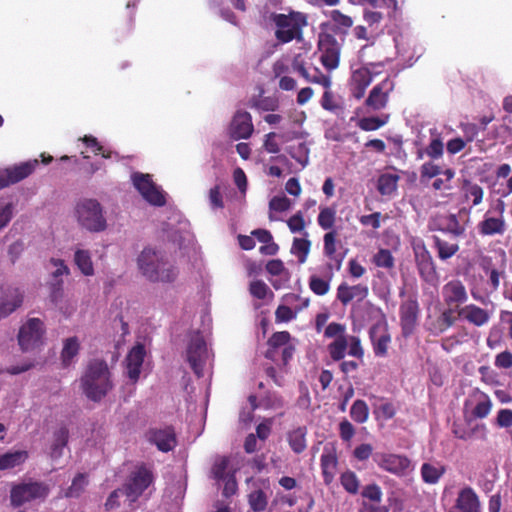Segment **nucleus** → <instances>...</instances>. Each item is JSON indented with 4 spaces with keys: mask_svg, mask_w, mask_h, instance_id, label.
Masks as SVG:
<instances>
[{
    "mask_svg": "<svg viewBox=\"0 0 512 512\" xmlns=\"http://www.w3.org/2000/svg\"><path fill=\"white\" fill-rule=\"evenodd\" d=\"M443 171L441 170V167L437 164H434L433 162H426L421 166V178H433L440 174H442Z\"/></svg>",
    "mask_w": 512,
    "mask_h": 512,
    "instance_id": "60",
    "label": "nucleus"
},
{
    "mask_svg": "<svg viewBox=\"0 0 512 512\" xmlns=\"http://www.w3.org/2000/svg\"><path fill=\"white\" fill-rule=\"evenodd\" d=\"M13 218L12 203L0 204V231L3 230Z\"/></svg>",
    "mask_w": 512,
    "mask_h": 512,
    "instance_id": "57",
    "label": "nucleus"
},
{
    "mask_svg": "<svg viewBox=\"0 0 512 512\" xmlns=\"http://www.w3.org/2000/svg\"><path fill=\"white\" fill-rule=\"evenodd\" d=\"M131 178L135 188L148 203L154 206L165 205L164 193L155 185L149 174L136 172Z\"/></svg>",
    "mask_w": 512,
    "mask_h": 512,
    "instance_id": "9",
    "label": "nucleus"
},
{
    "mask_svg": "<svg viewBox=\"0 0 512 512\" xmlns=\"http://www.w3.org/2000/svg\"><path fill=\"white\" fill-rule=\"evenodd\" d=\"M337 232L331 230L324 235V254L330 259H335Z\"/></svg>",
    "mask_w": 512,
    "mask_h": 512,
    "instance_id": "53",
    "label": "nucleus"
},
{
    "mask_svg": "<svg viewBox=\"0 0 512 512\" xmlns=\"http://www.w3.org/2000/svg\"><path fill=\"white\" fill-rule=\"evenodd\" d=\"M149 441L162 452L173 450L177 444L175 432L171 427L150 430Z\"/></svg>",
    "mask_w": 512,
    "mask_h": 512,
    "instance_id": "18",
    "label": "nucleus"
},
{
    "mask_svg": "<svg viewBox=\"0 0 512 512\" xmlns=\"http://www.w3.org/2000/svg\"><path fill=\"white\" fill-rule=\"evenodd\" d=\"M44 335L43 322L38 318L28 319L20 328L18 342L23 351H29L42 343Z\"/></svg>",
    "mask_w": 512,
    "mask_h": 512,
    "instance_id": "8",
    "label": "nucleus"
},
{
    "mask_svg": "<svg viewBox=\"0 0 512 512\" xmlns=\"http://www.w3.org/2000/svg\"><path fill=\"white\" fill-rule=\"evenodd\" d=\"M311 247V242L307 238H294L291 253L298 257L300 263L307 259Z\"/></svg>",
    "mask_w": 512,
    "mask_h": 512,
    "instance_id": "40",
    "label": "nucleus"
},
{
    "mask_svg": "<svg viewBox=\"0 0 512 512\" xmlns=\"http://www.w3.org/2000/svg\"><path fill=\"white\" fill-rule=\"evenodd\" d=\"M443 231L452 234L455 237L462 236L465 232L464 226H462L455 214H449L446 217L445 228Z\"/></svg>",
    "mask_w": 512,
    "mask_h": 512,
    "instance_id": "50",
    "label": "nucleus"
},
{
    "mask_svg": "<svg viewBox=\"0 0 512 512\" xmlns=\"http://www.w3.org/2000/svg\"><path fill=\"white\" fill-rule=\"evenodd\" d=\"M339 434L343 441L348 442L355 435V429L348 420L344 419L339 424Z\"/></svg>",
    "mask_w": 512,
    "mask_h": 512,
    "instance_id": "63",
    "label": "nucleus"
},
{
    "mask_svg": "<svg viewBox=\"0 0 512 512\" xmlns=\"http://www.w3.org/2000/svg\"><path fill=\"white\" fill-rule=\"evenodd\" d=\"M79 347V341L76 337H70L65 340L61 353L64 366H68L71 363L72 359L78 354Z\"/></svg>",
    "mask_w": 512,
    "mask_h": 512,
    "instance_id": "38",
    "label": "nucleus"
},
{
    "mask_svg": "<svg viewBox=\"0 0 512 512\" xmlns=\"http://www.w3.org/2000/svg\"><path fill=\"white\" fill-rule=\"evenodd\" d=\"M368 291V287L363 284L349 286L346 283H341L337 288V299L343 305H347L353 299L362 301L367 297Z\"/></svg>",
    "mask_w": 512,
    "mask_h": 512,
    "instance_id": "22",
    "label": "nucleus"
},
{
    "mask_svg": "<svg viewBox=\"0 0 512 512\" xmlns=\"http://www.w3.org/2000/svg\"><path fill=\"white\" fill-rule=\"evenodd\" d=\"M268 498L264 491L258 489L250 493L249 504L255 512L264 511L267 507Z\"/></svg>",
    "mask_w": 512,
    "mask_h": 512,
    "instance_id": "46",
    "label": "nucleus"
},
{
    "mask_svg": "<svg viewBox=\"0 0 512 512\" xmlns=\"http://www.w3.org/2000/svg\"><path fill=\"white\" fill-rule=\"evenodd\" d=\"M306 427H297L287 433V442L296 454H301L307 447Z\"/></svg>",
    "mask_w": 512,
    "mask_h": 512,
    "instance_id": "30",
    "label": "nucleus"
},
{
    "mask_svg": "<svg viewBox=\"0 0 512 512\" xmlns=\"http://www.w3.org/2000/svg\"><path fill=\"white\" fill-rule=\"evenodd\" d=\"M345 332V325L336 322L328 324L324 331L327 338H334V341L328 345L330 357L334 361H340L345 357V339L347 337Z\"/></svg>",
    "mask_w": 512,
    "mask_h": 512,
    "instance_id": "11",
    "label": "nucleus"
},
{
    "mask_svg": "<svg viewBox=\"0 0 512 512\" xmlns=\"http://www.w3.org/2000/svg\"><path fill=\"white\" fill-rule=\"evenodd\" d=\"M23 302V294L17 288H9L0 299V319L7 317Z\"/></svg>",
    "mask_w": 512,
    "mask_h": 512,
    "instance_id": "26",
    "label": "nucleus"
},
{
    "mask_svg": "<svg viewBox=\"0 0 512 512\" xmlns=\"http://www.w3.org/2000/svg\"><path fill=\"white\" fill-rule=\"evenodd\" d=\"M38 164V160L34 159L5 168L4 170L8 174L7 179L9 181V185L18 183L27 178L34 172Z\"/></svg>",
    "mask_w": 512,
    "mask_h": 512,
    "instance_id": "25",
    "label": "nucleus"
},
{
    "mask_svg": "<svg viewBox=\"0 0 512 512\" xmlns=\"http://www.w3.org/2000/svg\"><path fill=\"white\" fill-rule=\"evenodd\" d=\"M74 261L84 275L91 276L94 274L93 263L88 250L78 249L74 254Z\"/></svg>",
    "mask_w": 512,
    "mask_h": 512,
    "instance_id": "36",
    "label": "nucleus"
},
{
    "mask_svg": "<svg viewBox=\"0 0 512 512\" xmlns=\"http://www.w3.org/2000/svg\"><path fill=\"white\" fill-rule=\"evenodd\" d=\"M433 239L438 251V256L442 260L451 258L459 250V245L457 243L444 241L437 236H434Z\"/></svg>",
    "mask_w": 512,
    "mask_h": 512,
    "instance_id": "39",
    "label": "nucleus"
},
{
    "mask_svg": "<svg viewBox=\"0 0 512 512\" xmlns=\"http://www.w3.org/2000/svg\"><path fill=\"white\" fill-rule=\"evenodd\" d=\"M443 143L439 138L433 139L426 148V154L433 159H438L443 155Z\"/></svg>",
    "mask_w": 512,
    "mask_h": 512,
    "instance_id": "62",
    "label": "nucleus"
},
{
    "mask_svg": "<svg viewBox=\"0 0 512 512\" xmlns=\"http://www.w3.org/2000/svg\"><path fill=\"white\" fill-rule=\"evenodd\" d=\"M400 177L397 174L386 173L378 178L377 189L381 195H391L397 190Z\"/></svg>",
    "mask_w": 512,
    "mask_h": 512,
    "instance_id": "34",
    "label": "nucleus"
},
{
    "mask_svg": "<svg viewBox=\"0 0 512 512\" xmlns=\"http://www.w3.org/2000/svg\"><path fill=\"white\" fill-rule=\"evenodd\" d=\"M290 338V333L287 331L275 332L268 340L269 349L266 352V358L274 360L276 349L287 346Z\"/></svg>",
    "mask_w": 512,
    "mask_h": 512,
    "instance_id": "32",
    "label": "nucleus"
},
{
    "mask_svg": "<svg viewBox=\"0 0 512 512\" xmlns=\"http://www.w3.org/2000/svg\"><path fill=\"white\" fill-rule=\"evenodd\" d=\"M145 355L144 345L138 343L129 351L126 357L127 374L133 382L139 379Z\"/></svg>",
    "mask_w": 512,
    "mask_h": 512,
    "instance_id": "19",
    "label": "nucleus"
},
{
    "mask_svg": "<svg viewBox=\"0 0 512 512\" xmlns=\"http://www.w3.org/2000/svg\"><path fill=\"white\" fill-rule=\"evenodd\" d=\"M254 131L250 113L238 110L232 118L229 127L230 136L235 139H248Z\"/></svg>",
    "mask_w": 512,
    "mask_h": 512,
    "instance_id": "13",
    "label": "nucleus"
},
{
    "mask_svg": "<svg viewBox=\"0 0 512 512\" xmlns=\"http://www.w3.org/2000/svg\"><path fill=\"white\" fill-rule=\"evenodd\" d=\"M442 175L444 176V178H438L433 182V184H432L433 188L435 190H441V189L451 190L452 189L451 180L455 176V171L453 169H446L445 171H443Z\"/></svg>",
    "mask_w": 512,
    "mask_h": 512,
    "instance_id": "54",
    "label": "nucleus"
},
{
    "mask_svg": "<svg viewBox=\"0 0 512 512\" xmlns=\"http://www.w3.org/2000/svg\"><path fill=\"white\" fill-rule=\"evenodd\" d=\"M458 512H479L480 503L477 494L470 487L462 489L456 501Z\"/></svg>",
    "mask_w": 512,
    "mask_h": 512,
    "instance_id": "27",
    "label": "nucleus"
},
{
    "mask_svg": "<svg viewBox=\"0 0 512 512\" xmlns=\"http://www.w3.org/2000/svg\"><path fill=\"white\" fill-rule=\"evenodd\" d=\"M376 462L382 469L396 475L405 474L410 467V461L407 457L396 454L377 455Z\"/></svg>",
    "mask_w": 512,
    "mask_h": 512,
    "instance_id": "15",
    "label": "nucleus"
},
{
    "mask_svg": "<svg viewBox=\"0 0 512 512\" xmlns=\"http://www.w3.org/2000/svg\"><path fill=\"white\" fill-rule=\"evenodd\" d=\"M444 473L445 467L438 463H424L421 467L422 479L428 484H436Z\"/></svg>",
    "mask_w": 512,
    "mask_h": 512,
    "instance_id": "31",
    "label": "nucleus"
},
{
    "mask_svg": "<svg viewBox=\"0 0 512 512\" xmlns=\"http://www.w3.org/2000/svg\"><path fill=\"white\" fill-rule=\"evenodd\" d=\"M389 116L380 117H364L358 121V127L364 131H374L384 126L388 122Z\"/></svg>",
    "mask_w": 512,
    "mask_h": 512,
    "instance_id": "45",
    "label": "nucleus"
},
{
    "mask_svg": "<svg viewBox=\"0 0 512 512\" xmlns=\"http://www.w3.org/2000/svg\"><path fill=\"white\" fill-rule=\"evenodd\" d=\"M337 467V457L334 454L327 453L321 456V469L325 484L329 485L335 476Z\"/></svg>",
    "mask_w": 512,
    "mask_h": 512,
    "instance_id": "33",
    "label": "nucleus"
},
{
    "mask_svg": "<svg viewBox=\"0 0 512 512\" xmlns=\"http://www.w3.org/2000/svg\"><path fill=\"white\" fill-rule=\"evenodd\" d=\"M464 188L466 190V197L473 198V206L479 205L483 200L484 191L478 184H472L470 181H464Z\"/></svg>",
    "mask_w": 512,
    "mask_h": 512,
    "instance_id": "52",
    "label": "nucleus"
},
{
    "mask_svg": "<svg viewBox=\"0 0 512 512\" xmlns=\"http://www.w3.org/2000/svg\"><path fill=\"white\" fill-rule=\"evenodd\" d=\"M458 315L478 327L485 325L490 319V315L485 309L474 304L460 308Z\"/></svg>",
    "mask_w": 512,
    "mask_h": 512,
    "instance_id": "28",
    "label": "nucleus"
},
{
    "mask_svg": "<svg viewBox=\"0 0 512 512\" xmlns=\"http://www.w3.org/2000/svg\"><path fill=\"white\" fill-rule=\"evenodd\" d=\"M292 204V201L286 196H274L269 201V219L271 221H277L278 218L274 216L273 212L288 211L291 209Z\"/></svg>",
    "mask_w": 512,
    "mask_h": 512,
    "instance_id": "37",
    "label": "nucleus"
},
{
    "mask_svg": "<svg viewBox=\"0 0 512 512\" xmlns=\"http://www.w3.org/2000/svg\"><path fill=\"white\" fill-rule=\"evenodd\" d=\"M69 438V431L65 426L57 428L53 432V439L50 445V456L58 459L63 455V449L66 447Z\"/></svg>",
    "mask_w": 512,
    "mask_h": 512,
    "instance_id": "29",
    "label": "nucleus"
},
{
    "mask_svg": "<svg viewBox=\"0 0 512 512\" xmlns=\"http://www.w3.org/2000/svg\"><path fill=\"white\" fill-rule=\"evenodd\" d=\"M27 457L26 451H14L0 455V470L16 467L22 464Z\"/></svg>",
    "mask_w": 512,
    "mask_h": 512,
    "instance_id": "35",
    "label": "nucleus"
},
{
    "mask_svg": "<svg viewBox=\"0 0 512 512\" xmlns=\"http://www.w3.org/2000/svg\"><path fill=\"white\" fill-rule=\"evenodd\" d=\"M492 403L487 395H483V400L479 401L473 409V415L477 418H485L491 410Z\"/></svg>",
    "mask_w": 512,
    "mask_h": 512,
    "instance_id": "55",
    "label": "nucleus"
},
{
    "mask_svg": "<svg viewBox=\"0 0 512 512\" xmlns=\"http://www.w3.org/2000/svg\"><path fill=\"white\" fill-rule=\"evenodd\" d=\"M228 467V460L226 458H219L215 461L212 467V474L215 479H226V469Z\"/></svg>",
    "mask_w": 512,
    "mask_h": 512,
    "instance_id": "59",
    "label": "nucleus"
},
{
    "mask_svg": "<svg viewBox=\"0 0 512 512\" xmlns=\"http://www.w3.org/2000/svg\"><path fill=\"white\" fill-rule=\"evenodd\" d=\"M141 275L152 283H172L179 274L178 268L160 251L145 248L137 257Z\"/></svg>",
    "mask_w": 512,
    "mask_h": 512,
    "instance_id": "1",
    "label": "nucleus"
},
{
    "mask_svg": "<svg viewBox=\"0 0 512 512\" xmlns=\"http://www.w3.org/2000/svg\"><path fill=\"white\" fill-rule=\"evenodd\" d=\"M372 74L366 67H361L353 71L350 79V90L356 99H361L365 95L366 88L372 82Z\"/></svg>",
    "mask_w": 512,
    "mask_h": 512,
    "instance_id": "20",
    "label": "nucleus"
},
{
    "mask_svg": "<svg viewBox=\"0 0 512 512\" xmlns=\"http://www.w3.org/2000/svg\"><path fill=\"white\" fill-rule=\"evenodd\" d=\"M504 215H491V211L484 214L483 220L477 225L478 232L482 236L503 235L506 231Z\"/></svg>",
    "mask_w": 512,
    "mask_h": 512,
    "instance_id": "16",
    "label": "nucleus"
},
{
    "mask_svg": "<svg viewBox=\"0 0 512 512\" xmlns=\"http://www.w3.org/2000/svg\"><path fill=\"white\" fill-rule=\"evenodd\" d=\"M376 266L391 269L394 267V258L388 249H380L373 257Z\"/></svg>",
    "mask_w": 512,
    "mask_h": 512,
    "instance_id": "49",
    "label": "nucleus"
},
{
    "mask_svg": "<svg viewBox=\"0 0 512 512\" xmlns=\"http://www.w3.org/2000/svg\"><path fill=\"white\" fill-rule=\"evenodd\" d=\"M369 415V409L367 404L363 400H356L350 409L351 418L358 422L364 423L367 421Z\"/></svg>",
    "mask_w": 512,
    "mask_h": 512,
    "instance_id": "44",
    "label": "nucleus"
},
{
    "mask_svg": "<svg viewBox=\"0 0 512 512\" xmlns=\"http://www.w3.org/2000/svg\"><path fill=\"white\" fill-rule=\"evenodd\" d=\"M362 496L375 503H379L382 498V492L378 485L370 484L364 487L362 491Z\"/></svg>",
    "mask_w": 512,
    "mask_h": 512,
    "instance_id": "58",
    "label": "nucleus"
},
{
    "mask_svg": "<svg viewBox=\"0 0 512 512\" xmlns=\"http://www.w3.org/2000/svg\"><path fill=\"white\" fill-rule=\"evenodd\" d=\"M345 351L348 349V355L357 359H362L364 356V349L361 345V340L357 336H347L345 339Z\"/></svg>",
    "mask_w": 512,
    "mask_h": 512,
    "instance_id": "47",
    "label": "nucleus"
},
{
    "mask_svg": "<svg viewBox=\"0 0 512 512\" xmlns=\"http://www.w3.org/2000/svg\"><path fill=\"white\" fill-rule=\"evenodd\" d=\"M309 287L316 295L323 296L328 293L330 283L329 280L313 275L309 279Z\"/></svg>",
    "mask_w": 512,
    "mask_h": 512,
    "instance_id": "51",
    "label": "nucleus"
},
{
    "mask_svg": "<svg viewBox=\"0 0 512 512\" xmlns=\"http://www.w3.org/2000/svg\"><path fill=\"white\" fill-rule=\"evenodd\" d=\"M275 25V37L280 43L302 40V30L307 26V16L302 12L290 11L288 14H272Z\"/></svg>",
    "mask_w": 512,
    "mask_h": 512,
    "instance_id": "4",
    "label": "nucleus"
},
{
    "mask_svg": "<svg viewBox=\"0 0 512 512\" xmlns=\"http://www.w3.org/2000/svg\"><path fill=\"white\" fill-rule=\"evenodd\" d=\"M444 302L449 306L458 307L467 301L468 296L465 286L459 280H452L442 288Z\"/></svg>",
    "mask_w": 512,
    "mask_h": 512,
    "instance_id": "17",
    "label": "nucleus"
},
{
    "mask_svg": "<svg viewBox=\"0 0 512 512\" xmlns=\"http://www.w3.org/2000/svg\"><path fill=\"white\" fill-rule=\"evenodd\" d=\"M336 220V209L333 207H321L317 218L318 225L323 230H330L333 228Z\"/></svg>",
    "mask_w": 512,
    "mask_h": 512,
    "instance_id": "42",
    "label": "nucleus"
},
{
    "mask_svg": "<svg viewBox=\"0 0 512 512\" xmlns=\"http://www.w3.org/2000/svg\"><path fill=\"white\" fill-rule=\"evenodd\" d=\"M419 304L414 298H409L400 306V322L403 335H410L418 321Z\"/></svg>",
    "mask_w": 512,
    "mask_h": 512,
    "instance_id": "14",
    "label": "nucleus"
},
{
    "mask_svg": "<svg viewBox=\"0 0 512 512\" xmlns=\"http://www.w3.org/2000/svg\"><path fill=\"white\" fill-rule=\"evenodd\" d=\"M49 494V487L44 482L27 480L12 486L10 491L11 505L20 507L27 502L44 500Z\"/></svg>",
    "mask_w": 512,
    "mask_h": 512,
    "instance_id": "5",
    "label": "nucleus"
},
{
    "mask_svg": "<svg viewBox=\"0 0 512 512\" xmlns=\"http://www.w3.org/2000/svg\"><path fill=\"white\" fill-rule=\"evenodd\" d=\"M318 47L321 51V63L328 70H334L339 65L341 44L328 33L319 35Z\"/></svg>",
    "mask_w": 512,
    "mask_h": 512,
    "instance_id": "10",
    "label": "nucleus"
},
{
    "mask_svg": "<svg viewBox=\"0 0 512 512\" xmlns=\"http://www.w3.org/2000/svg\"><path fill=\"white\" fill-rule=\"evenodd\" d=\"M153 479L152 471L143 465L136 467L130 473L123 486L129 506H132L137 501L142 493L152 484Z\"/></svg>",
    "mask_w": 512,
    "mask_h": 512,
    "instance_id": "7",
    "label": "nucleus"
},
{
    "mask_svg": "<svg viewBox=\"0 0 512 512\" xmlns=\"http://www.w3.org/2000/svg\"><path fill=\"white\" fill-rule=\"evenodd\" d=\"M75 217L78 225L88 232L100 233L107 228L104 209L96 199L80 200L75 206Z\"/></svg>",
    "mask_w": 512,
    "mask_h": 512,
    "instance_id": "3",
    "label": "nucleus"
},
{
    "mask_svg": "<svg viewBox=\"0 0 512 512\" xmlns=\"http://www.w3.org/2000/svg\"><path fill=\"white\" fill-rule=\"evenodd\" d=\"M495 365L499 368L508 369L512 367V353L504 351L499 353L495 358Z\"/></svg>",
    "mask_w": 512,
    "mask_h": 512,
    "instance_id": "64",
    "label": "nucleus"
},
{
    "mask_svg": "<svg viewBox=\"0 0 512 512\" xmlns=\"http://www.w3.org/2000/svg\"><path fill=\"white\" fill-rule=\"evenodd\" d=\"M186 361L197 377L204 375V368L209 361L210 353L203 335L199 331L190 334L186 347Z\"/></svg>",
    "mask_w": 512,
    "mask_h": 512,
    "instance_id": "6",
    "label": "nucleus"
},
{
    "mask_svg": "<svg viewBox=\"0 0 512 512\" xmlns=\"http://www.w3.org/2000/svg\"><path fill=\"white\" fill-rule=\"evenodd\" d=\"M287 225H288L289 230L292 233H301V232H303L305 237L308 236V233L305 231L306 223H305V220H304V215H303V213L301 211H298L293 216H291L287 220Z\"/></svg>",
    "mask_w": 512,
    "mask_h": 512,
    "instance_id": "48",
    "label": "nucleus"
},
{
    "mask_svg": "<svg viewBox=\"0 0 512 512\" xmlns=\"http://www.w3.org/2000/svg\"><path fill=\"white\" fill-rule=\"evenodd\" d=\"M80 381L83 393L95 402L103 399L113 388L111 372L107 363L101 359L88 362Z\"/></svg>",
    "mask_w": 512,
    "mask_h": 512,
    "instance_id": "2",
    "label": "nucleus"
},
{
    "mask_svg": "<svg viewBox=\"0 0 512 512\" xmlns=\"http://www.w3.org/2000/svg\"><path fill=\"white\" fill-rule=\"evenodd\" d=\"M342 487L350 494H357L360 487V482L357 475L350 470L345 471L340 476Z\"/></svg>",
    "mask_w": 512,
    "mask_h": 512,
    "instance_id": "43",
    "label": "nucleus"
},
{
    "mask_svg": "<svg viewBox=\"0 0 512 512\" xmlns=\"http://www.w3.org/2000/svg\"><path fill=\"white\" fill-rule=\"evenodd\" d=\"M416 263L420 276L426 282H433L436 278V270L429 252L422 247L415 252Z\"/></svg>",
    "mask_w": 512,
    "mask_h": 512,
    "instance_id": "24",
    "label": "nucleus"
},
{
    "mask_svg": "<svg viewBox=\"0 0 512 512\" xmlns=\"http://www.w3.org/2000/svg\"><path fill=\"white\" fill-rule=\"evenodd\" d=\"M369 334L375 355L385 357L387 355L388 345L391 341L390 334L381 325L372 326Z\"/></svg>",
    "mask_w": 512,
    "mask_h": 512,
    "instance_id": "23",
    "label": "nucleus"
},
{
    "mask_svg": "<svg viewBox=\"0 0 512 512\" xmlns=\"http://www.w3.org/2000/svg\"><path fill=\"white\" fill-rule=\"evenodd\" d=\"M331 19L338 27H342L344 29H348L353 25L352 18L342 14L338 10H334L331 12Z\"/></svg>",
    "mask_w": 512,
    "mask_h": 512,
    "instance_id": "61",
    "label": "nucleus"
},
{
    "mask_svg": "<svg viewBox=\"0 0 512 512\" xmlns=\"http://www.w3.org/2000/svg\"><path fill=\"white\" fill-rule=\"evenodd\" d=\"M393 88V82L389 78L384 79L372 88L365 100V106L373 111L384 109L387 106L389 94Z\"/></svg>",
    "mask_w": 512,
    "mask_h": 512,
    "instance_id": "12",
    "label": "nucleus"
},
{
    "mask_svg": "<svg viewBox=\"0 0 512 512\" xmlns=\"http://www.w3.org/2000/svg\"><path fill=\"white\" fill-rule=\"evenodd\" d=\"M292 67L309 83L320 84L326 89L331 86L330 77L324 75L317 67H311L308 69L301 61L298 60V58L293 60Z\"/></svg>",
    "mask_w": 512,
    "mask_h": 512,
    "instance_id": "21",
    "label": "nucleus"
},
{
    "mask_svg": "<svg viewBox=\"0 0 512 512\" xmlns=\"http://www.w3.org/2000/svg\"><path fill=\"white\" fill-rule=\"evenodd\" d=\"M249 290L252 296L258 299H264L270 291L266 283L261 280L251 282Z\"/></svg>",
    "mask_w": 512,
    "mask_h": 512,
    "instance_id": "56",
    "label": "nucleus"
},
{
    "mask_svg": "<svg viewBox=\"0 0 512 512\" xmlns=\"http://www.w3.org/2000/svg\"><path fill=\"white\" fill-rule=\"evenodd\" d=\"M87 485V475L79 473L74 477L71 486L65 492V496L70 498L79 497L84 492Z\"/></svg>",
    "mask_w": 512,
    "mask_h": 512,
    "instance_id": "41",
    "label": "nucleus"
}]
</instances>
